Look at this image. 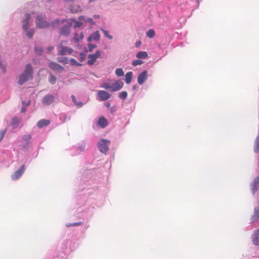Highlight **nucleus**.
<instances>
[{
    "mask_svg": "<svg viewBox=\"0 0 259 259\" xmlns=\"http://www.w3.org/2000/svg\"><path fill=\"white\" fill-rule=\"evenodd\" d=\"M105 106L108 108H110V104L109 102H106L105 103Z\"/></svg>",
    "mask_w": 259,
    "mask_h": 259,
    "instance_id": "53",
    "label": "nucleus"
},
{
    "mask_svg": "<svg viewBox=\"0 0 259 259\" xmlns=\"http://www.w3.org/2000/svg\"><path fill=\"white\" fill-rule=\"evenodd\" d=\"M127 97V93L126 91H122L118 94V97L121 100H125Z\"/></svg>",
    "mask_w": 259,
    "mask_h": 259,
    "instance_id": "39",
    "label": "nucleus"
},
{
    "mask_svg": "<svg viewBox=\"0 0 259 259\" xmlns=\"http://www.w3.org/2000/svg\"><path fill=\"white\" fill-rule=\"evenodd\" d=\"M148 57V54L145 51H140L136 54V57L138 59H145Z\"/></svg>",
    "mask_w": 259,
    "mask_h": 259,
    "instance_id": "31",
    "label": "nucleus"
},
{
    "mask_svg": "<svg viewBox=\"0 0 259 259\" xmlns=\"http://www.w3.org/2000/svg\"><path fill=\"white\" fill-rule=\"evenodd\" d=\"M66 21V19H63L60 20L59 19H56L54 21L50 23V26L53 28H55L58 27L61 24H63Z\"/></svg>",
    "mask_w": 259,
    "mask_h": 259,
    "instance_id": "19",
    "label": "nucleus"
},
{
    "mask_svg": "<svg viewBox=\"0 0 259 259\" xmlns=\"http://www.w3.org/2000/svg\"><path fill=\"white\" fill-rule=\"evenodd\" d=\"M259 220V207L254 208V214L251 218V223H253Z\"/></svg>",
    "mask_w": 259,
    "mask_h": 259,
    "instance_id": "20",
    "label": "nucleus"
},
{
    "mask_svg": "<svg viewBox=\"0 0 259 259\" xmlns=\"http://www.w3.org/2000/svg\"><path fill=\"white\" fill-rule=\"evenodd\" d=\"M0 67L2 68L3 71L4 72H6V68L5 65L3 64L2 61L0 60Z\"/></svg>",
    "mask_w": 259,
    "mask_h": 259,
    "instance_id": "45",
    "label": "nucleus"
},
{
    "mask_svg": "<svg viewBox=\"0 0 259 259\" xmlns=\"http://www.w3.org/2000/svg\"><path fill=\"white\" fill-rule=\"evenodd\" d=\"M75 105L79 107H81L83 106V103L81 102L77 101V102L75 103Z\"/></svg>",
    "mask_w": 259,
    "mask_h": 259,
    "instance_id": "49",
    "label": "nucleus"
},
{
    "mask_svg": "<svg viewBox=\"0 0 259 259\" xmlns=\"http://www.w3.org/2000/svg\"><path fill=\"white\" fill-rule=\"evenodd\" d=\"M253 151L255 153L259 152V134L256 137L254 140Z\"/></svg>",
    "mask_w": 259,
    "mask_h": 259,
    "instance_id": "30",
    "label": "nucleus"
},
{
    "mask_svg": "<svg viewBox=\"0 0 259 259\" xmlns=\"http://www.w3.org/2000/svg\"><path fill=\"white\" fill-rule=\"evenodd\" d=\"M89 226L88 225H86L85 226V228L87 229V228H88Z\"/></svg>",
    "mask_w": 259,
    "mask_h": 259,
    "instance_id": "58",
    "label": "nucleus"
},
{
    "mask_svg": "<svg viewBox=\"0 0 259 259\" xmlns=\"http://www.w3.org/2000/svg\"><path fill=\"white\" fill-rule=\"evenodd\" d=\"M34 51L36 54L38 55H41L43 53V49L41 47L38 46H35Z\"/></svg>",
    "mask_w": 259,
    "mask_h": 259,
    "instance_id": "37",
    "label": "nucleus"
},
{
    "mask_svg": "<svg viewBox=\"0 0 259 259\" xmlns=\"http://www.w3.org/2000/svg\"><path fill=\"white\" fill-rule=\"evenodd\" d=\"M71 99H72V102H73V103L74 104H75V103L77 102V101L76 100L75 96L72 95L71 96Z\"/></svg>",
    "mask_w": 259,
    "mask_h": 259,
    "instance_id": "50",
    "label": "nucleus"
},
{
    "mask_svg": "<svg viewBox=\"0 0 259 259\" xmlns=\"http://www.w3.org/2000/svg\"><path fill=\"white\" fill-rule=\"evenodd\" d=\"M95 1V0H89V3H91Z\"/></svg>",
    "mask_w": 259,
    "mask_h": 259,
    "instance_id": "57",
    "label": "nucleus"
},
{
    "mask_svg": "<svg viewBox=\"0 0 259 259\" xmlns=\"http://www.w3.org/2000/svg\"><path fill=\"white\" fill-rule=\"evenodd\" d=\"M100 38V34L98 30L92 33L88 38L87 40L88 42L92 41H98Z\"/></svg>",
    "mask_w": 259,
    "mask_h": 259,
    "instance_id": "17",
    "label": "nucleus"
},
{
    "mask_svg": "<svg viewBox=\"0 0 259 259\" xmlns=\"http://www.w3.org/2000/svg\"><path fill=\"white\" fill-rule=\"evenodd\" d=\"M69 11L72 13H77L80 11V8L79 5L77 4H72L69 7Z\"/></svg>",
    "mask_w": 259,
    "mask_h": 259,
    "instance_id": "21",
    "label": "nucleus"
},
{
    "mask_svg": "<svg viewBox=\"0 0 259 259\" xmlns=\"http://www.w3.org/2000/svg\"><path fill=\"white\" fill-rule=\"evenodd\" d=\"M251 239L254 245L258 246L259 245V228L253 231Z\"/></svg>",
    "mask_w": 259,
    "mask_h": 259,
    "instance_id": "16",
    "label": "nucleus"
},
{
    "mask_svg": "<svg viewBox=\"0 0 259 259\" xmlns=\"http://www.w3.org/2000/svg\"><path fill=\"white\" fill-rule=\"evenodd\" d=\"M148 79V71L144 70L137 76V82L139 84L142 85Z\"/></svg>",
    "mask_w": 259,
    "mask_h": 259,
    "instance_id": "10",
    "label": "nucleus"
},
{
    "mask_svg": "<svg viewBox=\"0 0 259 259\" xmlns=\"http://www.w3.org/2000/svg\"><path fill=\"white\" fill-rule=\"evenodd\" d=\"M6 133V130H2L0 131V141L3 139Z\"/></svg>",
    "mask_w": 259,
    "mask_h": 259,
    "instance_id": "46",
    "label": "nucleus"
},
{
    "mask_svg": "<svg viewBox=\"0 0 259 259\" xmlns=\"http://www.w3.org/2000/svg\"><path fill=\"white\" fill-rule=\"evenodd\" d=\"M83 36L84 35L82 32H80L79 34H78L77 32H75L73 40L74 42H78L83 39Z\"/></svg>",
    "mask_w": 259,
    "mask_h": 259,
    "instance_id": "27",
    "label": "nucleus"
},
{
    "mask_svg": "<svg viewBox=\"0 0 259 259\" xmlns=\"http://www.w3.org/2000/svg\"><path fill=\"white\" fill-rule=\"evenodd\" d=\"M78 20L80 21H83L84 22H88L90 23L91 25H94L95 22L93 19L90 17H87L85 16H80L78 17Z\"/></svg>",
    "mask_w": 259,
    "mask_h": 259,
    "instance_id": "22",
    "label": "nucleus"
},
{
    "mask_svg": "<svg viewBox=\"0 0 259 259\" xmlns=\"http://www.w3.org/2000/svg\"><path fill=\"white\" fill-rule=\"evenodd\" d=\"M94 17L95 18V19H97V18H99V15H95L94 16Z\"/></svg>",
    "mask_w": 259,
    "mask_h": 259,
    "instance_id": "55",
    "label": "nucleus"
},
{
    "mask_svg": "<svg viewBox=\"0 0 259 259\" xmlns=\"http://www.w3.org/2000/svg\"><path fill=\"white\" fill-rule=\"evenodd\" d=\"M70 63L72 66H82V64L78 62L73 58L69 60Z\"/></svg>",
    "mask_w": 259,
    "mask_h": 259,
    "instance_id": "38",
    "label": "nucleus"
},
{
    "mask_svg": "<svg viewBox=\"0 0 259 259\" xmlns=\"http://www.w3.org/2000/svg\"><path fill=\"white\" fill-rule=\"evenodd\" d=\"M57 60L59 62L62 63L63 64H67L68 63V58L66 57H58L57 59Z\"/></svg>",
    "mask_w": 259,
    "mask_h": 259,
    "instance_id": "35",
    "label": "nucleus"
},
{
    "mask_svg": "<svg viewBox=\"0 0 259 259\" xmlns=\"http://www.w3.org/2000/svg\"><path fill=\"white\" fill-rule=\"evenodd\" d=\"M109 110L111 113H114L116 111V108L115 106H112L110 107Z\"/></svg>",
    "mask_w": 259,
    "mask_h": 259,
    "instance_id": "47",
    "label": "nucleus"
},
{
    "mask_svg": "<svg viewBox=\"0 0 259 259\" xmlns=\"http://www.w3.org/2000/svg\"><path fill=\"white\" fill-rule=\"evenodd\" d=\"M25 111H26V107L23 106L21 109V112L24 113Z\"/></svg>",
    "mask_w": 259,
    "mask_h": 259,
    "instance_id": "51",
    "label": "nucleus"
},
{
    "mask_svg": "<svg viewBox=\"0 0 259 259\" xmlns=\"http://www.w3.org/2000/svg\"><path fill=\"white\" fill-rule=\"evenodd\" d=\"M47 1H48V2H50L51 0H47Z\"/></svg>",
    "mask_w": 259,
    "mask_h": 259,
    "instance_id": "60",
    "label": "nucleus"
},
{
    "mask_svg": "<svg viewBox=\"0 0 259 259\" xmlns=\"http://www.w3.org/2000/svg\"><path fill=\"white\" fill-rule=\"evenodd\" d=\"M49 81L52 84H55L56 81V77L53 74H51Z\"/></svg>",
    "mask_w": 259,
    "mask_h": 259,
    "instance_id": "43",
    "label": "nucleus"
},
{
    "mask_svg": "<svg viewBox=\"0 0 259 259\" xmlns=\"http://www.w3.org/2000/svg\"><path fill=\"white\" fill-rule=\"evenodd\" d=\"M31 136L29 134H26L22 137L20 140L17 141V145L24 151H27L29 147Z\"/></svg>",
    "mask_w": 259,
    "mask_h": 259,
    "instance_id": "4",
    "label": "nucleus"
},
{
    "mask_svg": "<svg viewBox=\"0 0 259 259\" xmlns=\"http://www.w3.org/2000/svg\"><path fill=\"white\" fill-rule=\"evenodd\" d=\"M141 41H137L136 43V46L137 47H138L139 46H140L141 45Z\"/></svg>",
    "mask_w": 259,
    "mask_h": 259,
    "instance_id": "54",
    "label": "nucleus"
},
{
    "mask_svg": "<svg viewBox=\"0 0 259 259\" xmlns=\"http://www.w3.org/2000/svg\"><path fill=\"white\" fill-rule=\"evenodd\" d=\"M250 187L252 194H255L259 188V176L254 178L253 181L250 184Z\"/></svg>",
    "mask_w": 259,
    "mask_h": 259,
    "instance_id": "13",
    "label": "nucleus"
},
{
    "mask_svg": "<svg viewBox=\"0 0 259 259\" xmlns=\"http://www.w3.org/2000/svg\"><path fill=\"white\" fill-rule=\"evenodd\" d=\"M81 211V217L83 220L88 221L94 213V207L91 205L85 204L82 206L80 210Z\"/></svg>",
    "mask_w": 259,
    "mask_h": 259,
    "instance_id": "6",
    "label": "nucleus"
},
{
    "mask_svg": "<svg viewBox=\"0 0 259 259\" xmlns=\"http://www.w3.org/2000/svg\"><path fill=\"white\" fill-rule=\"evenodd\" d=\"M77 148L80 152L85 151L88 149L87 142L85 141H82L81 143L78 144Z\"/></svg>",
    "mask_w": 259,
    "mask_h": 259,
    "instance_id": "24",
    "label": "nucleus"
},
{
    "mask_svg": "<svg viewBox=\"0 0 259 259\" xmlns=\"http://www.w3.org/2000/svg\"><path fill=\"white\" fill-rule=\"evenodd\" d=\"M98 123L100 126L104 128L107 125L108 122L105 117H101L98 119Z\"/></svg>",
    "mask_w": 259,
    "mask_h": 259,
    "instance_id": "25",
    "label": "nucleus"
},
{
    "mask_svg": "<svg viewBox=\"0 0 259 259\" xmlns=\"http://www.w3.org/2000/svg\"><path fill=\"white\" fill-rule=\"evenodd\" d=\"M60 118L61 119H63L64 121H66L67 119V116L65 114H62L60 116Z\"/></svg>",
    "mask_w": 259,
    "mask_h": 259,
    "instance_id": "48",
    "label": "nucleus"
},
{
    "mask_svg": "<svg viewBox=\"0 0 259 259\" xmlns=\"http://www.w3.org/2000/svg\"><path fill=\"white\" fill-rule=\"evenodd\" d=\"M97 97L99 101H103L109 99L110 98V94L106 91L100 90L98 91Z\"/></svg>",
    "mask_w": 259,
    "mask_h": 259,
    "instance_id": "14",
    "label": "nucleus"
},
{
    "mask_svg": "<svg viewBox=\"0 0 259 259\" xmlns=\"http://www.w3.org/2000/svg\"><path fill=\"white\" fill-rule=\"evenodd\" d=\"M54 47H53V46H49V47H48L47 48V50H48V51H49V52H50V51H52V50L54 49Z\"/></svg>",
    "mask_w": 259,
    "mask_h": 259,
    "instance_id": "52",
    "label": "nucleus"
},
{
    "mask_svg": "<svg viewBox=\"0 0 259 259\" xmlns=\"http://www.w3.org/2000/svg\"><path fill=\"white\" fill-rule=\"evenodd\" d=\"M123 82L120 80H117L112 84L108 82H104L100 85V87L105 90H108L110 92H114L119 91L123 88Z\"/></svg>",
    "mask_w": 259,
    "mask_h": 259,
    "instance_id": "3",
    "label": "nucleus"
},
{
    "mask_svg": "<svg viewBox=\"0 0 259 259\" xmlns=\"http://www.w3.org/2000/svg\"><path fill=\"white\" fill-rule=\"evenodd\" d=\"M46 15L40 13L37 15L35 20V25L37 28L40 29L47 28L50 26V23L45 20Z\"/></svg>",
    "mask_w": 259,
    "mask_h": 259,
    "instance_id": "5",
    "label": "nucleus"
},
{
    "mask_svg": "<svg viewBox=\"0 0 259 259\" xmlns=\"http://www.w3.org/2000/svg\"><path fill=\"white\" fill-rule=\"evenodd\" d=\"M57 96V95H51L48 94L44 97L42 100V104L47 106L50 105L52 104L55 100V97Z\"/></svg>",
    "mask_w": 259,
    "mask_h": 259,
    "instance_id": "11",
    "label": "nucleus"
},
{
    "mask_svg": "<svg viewBox=\"0 0 259 259\" xmlns=\"http://www.w3.org/2000/svg\"><path fill=\"white\" fill-rule=\"evenodd\" d=\"M49 67L53 70L63 71L64 68L60 64L54 62H51L49 64Z\"/></svg>",
    "mask_w": 259,
    "mask_h": 259,
    "instance_id": "18",
    "label": "nucleus"
},
{
    "mask_svg": "<svg viewBox=\"0 0 259 259\" xmlns=\"http://www.w3.org/2000/svg\"><path fill=\"white\" fill-rule=\"evenodd\" d=\"M20 123V119L17 117H14L11 120V124L13 128H16L19 127Z\"/></svg>",
    "mask_w": 259,
    "mask_h": 259,
    "instance_id": "23",
    "label": "nucleus"
},
{
    "mask_svg": "<svg viewBox=\"0 0 259 259\" xmlns=\"http://www.w3.org/2000/svg\"><path fill=\"white\" fill-rule=\"evenodd\" d=\"M86 55L84 53H80L79 55L78 59L79 60L82 62L85 60Z\"/></svg>",
    "mask_w": 259,
    "mask_h": 259,
    "instance_id": "42",
    "label": "nucleus"
},
{
    "mask_svg": "<svg viewBox=\"0 0 259 259\" xmlns=\"http://www.w3.org/2000/svg\"><path fill=\"white\" fill-rule=\"evenodd\" d=\"M136 88H137V85H134V86H133V90H136Z\"/></svg>",
    "mask_w": 259,
    "mask_h": 259,
    "instance_id": "56",
    "label": "nucleus"
},
{
    "mask_svg": "<svg viewBox=\"0 0 259 259\" xmlns=\"http://www.w3.org/2000/svg\"><path fill=\"white\" fill-rule=\"evenodd\" d=\"M31 18V14L26 13L21 20L22 30L28 38H31L33 37L35 31V28L32 27V21Z\"/></svg>",
    "mask_w": 259,
    "mask_h": 259,
    "instance_id": "1",
    "label": "nucleus"
},
{
    "mask_svg": "<svg viewBox=\"0 0 259 259\" xmlns=\"http://www.w3.org/2000/svg\"><path fill=\"white\" fill-rule=\"evenodd\" d=\"M66 24L60 29V35L68 36L70 34V27L72 26L71 20H66Z\"/></svg>",
    "mask_w": 259,
    "mask_h": 259,
    "instance_id": "8",
    "label": "nucleus"
},
{
    "mask_svg": "<svg viewBox=\"0 0 259 259\" xmlns=\"http://www.w3.org/2000/svg\"><path fill=\"white\" fill-rule=\"evenodd\" d=\"M68 20H71L72 25H73V23H74V26H73L74 28H79L83 24L82 22H81V21H80V20L77 21L76 20H75L74 18L70 19Z\"/></svg>",
    "mask_w": 259,
    "mask_h": 259,
    "instance_id": "29",
    "label": "nucleus"
},
{
    "mask_svg": "<svg viewBox=\"0 0 259 259\" xmlns=\"http://www.w3.org/2000/svg\"><path fill=\"white\" fill-rule=\"evenodd\" d=\"M58 47L60 48V50L58 52V54L60 55L71 54L73 52V50L71 48L63 46L62 43L60 44V45L58 46Z\"/></svg>",
    "mask_w": 259,
    "mask_h": 259,
    "instance_id": "15",
    "label": "nucleus"
},
{
    "mask_svg": "<svg viewBox=\"0 0 259 259\" xmlns=\"http://www.w3.org/2000/svg\"><path fill=\"white\" fill-rule=\"evenodd\" d=\"M101 52L99 50H97L94 54H89L88 56L89 60L87 62V64L89 66H92L94 64L96 60L101 57Z\"/></svg>",
    "mask_w": 259,
    "mask_h": 259,
    "instance_id": "9",
    "label": "nucleus"
},
{
    "mask_svg": "<svg viewBox=\"0 0 259 259\" xmlns=\"http://www.w3.org/2000/svg\"><path fill=\"white\" fill-rule=\"evenodd\" d=\"M50 123V121L48 119H41L38 121L37 125L38 127L42 128L48 125Z\"/></svg>",
    "mask_w": 259,
    "mask_h": 259,
    "instance_id": "26",
    "label": "nucleus"
},
{
    "mask_svg": "<svg viewBox=\"0 0 259 259\" xmlns=\"http://www.w3.org/2000/svg\"><path fill=\"white\" fill-rule=\"evenodd\" d=\"M97 45H94V44H88V49H87V48H84L83 49V51L84 52H93V50L96 48L97 47Z\"/></svg>",
    "mask_w": 259,
    "mask_h": 259,
    "instance_id": "32",
    "label": "nucleus"
},
{
    "mask_svg": "<svg viewBox=\"0 0 259 259\" xmlns=\"http://www.w3.org/2000/svg\"><path fill=\"white\" fill-rule=\"evenodd\" d=\"M155 32L154 29H150L146 32V36L150 38H152L155 36Z\"/></svg>",
    "mask_w": 259,
    "mask_h": 259,
    "instance_id": "33",
    "label": "nucleus"
},
{
    "mask_svg": "<svg viewBox=\"0 0 259 259\" xmlns=\"http://www.w3.org/2000/svg\"><path fill=\"white\" fill-rule=\"evenodd\" d=\"M115 73L118 77H121L124 75V72L121 68H117L115 70Z\"/></svg>",
    "mask_w": 259,
    "mask_h": 259,
    "instance_id": "36",
    "label": "nucleus"
},
{
    "mask_svg": "<svg viewBox=\"0 0 259 259\" xmlns=\"http://www.w3.org/2000/svg\"><path fill=\"white\" fill-rule=\"evenodd\" d=\"M110 144V141L109 140L102 139L97 143V145L100 152L106 154L109 150Z\"/></svg>",
    "mask_w": 259,
    "mask_h": 259,
    "instance_id": "7",
    "label": "nucleus"
},
{
    "mask_svg": "<svg viewBox=\"0 0 259 259\" xmlns=\"http://www.w3.org/2000/svg\"><path fill=\"white\" fill-rule=\"evenodd\" d=\"M133 73L132 71L127 72L125 75V82L126 84H130L133 78Z\"/></svg>",
    "mask_w": 259,
    "mask_h": 259,
    "instance_id": "28",
    "label": "nucleus"
},
{
    "mask_svg": "<svg viewBox=\"0 0 259 259\" xmlns=\"http://www.w3.org/2000/svg\"><path fill=\"white\" fill-rule=\"evenodd\" d=\"M25 170V165H22L18 169L16 170L11 176L13 180H17L19 179L23 175Z\"/></svg>",
    "mask_w": 259,
    "mask_h": 259,
    "instance_id": "12",
    "label": "nucleus"
},
{
    "mask_svg": "<svg viewBox=\"0 0 259 259\" xmlns=\"http://www.w3.org/2000/svg\"><path fill=\"white\" fill-rule=\"evenodd\" d=\"M33 69L30 63L26 65L23 72L19 76L18 83L22 85L26 81L31 80L33 78Z\"/></svg>",
    "mask_w": 259,
    "mask_h": 259,
    "instance_id": "2",
    "label": "nucleus"
},
{
    "mask_svg": "<svg viewBox=\"0 0 259 259\" xmlns=\"http://www.w3.org/2000/svg\"><path fill=\"white\" fill-rule=\"evenodd\" d=\"M82 224L83 223L81 222H78L73 223H67L66 224V227H70L80 226V225H82Z\"/></svg>",
    "mask_w": 259,
    "mask_h": 259,
    "instance_id": "40",
    "label": "nucleus"
},
{
    "mask_svg": "<svg viewBox=\"0 0 259 259\" xmlns=\"http://www.w3.org/2000/svg\"><path fill=\"white\" fill-rule=\"evenodd\" d=\"M66 242H67V243H69V242H70V241H69V240H67V241H66Z\"/></svg>",
    "mask_w": 259,
    "mask_h": 259,
    "instance_id": "59",
    "label": "nucleus"
},
{
    "mask_svg": "<svg viewBox=\"0 0 259 259\" xmlns=\"http://www.w3.org/2000/svg\"><path fill=\"white\" fill-rule=\"evenodd\" d=\"M30 104V100L22 101V105H23V106L27 107Z\"/></svg>",
    "mask_w": 259,
    "mask_h": 259,
    "instance_id": "44",
    "label": "nucleus"
},
{
    "mask_svg": "<svg viewBox=\"0 0 259 259\" xmlns=\"http://www.w3.org/2000/svg\"><path fill=\"white\" fill-rule=\"evenodd\" d=\"M143 63V61L137 59V60H134L132 62V65L134 66H137L138 65H140Z\"/></svg>",
    "mask_w": 259,
    "mask_h": 259,
    "instance_id": "41",
    "label": "nucleus"
},
{
    "mask_svg": "<svg viewBox=\"0 0 259 259\" xmlns=\"http://www.w3.org/2000/svg\"><path fill=\"white\" fill-rule=\"evenodd\" d=\"M101 30L106 37L110 40L113 39V36L109 34V31L108 30H105L103 28H101Z\"/></svg>",
    "mask_w": 259,
    "mask_h": 259,
    "instance_id": "34",
    "label": "nucleus"
}]
</instances>
